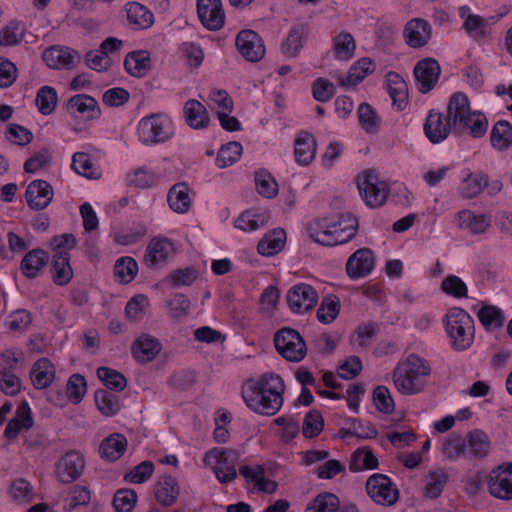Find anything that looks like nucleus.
I'll return each mask as SVG.
<instances>
[{"label": "nucleus", "mask_w": 512, "mask_h": 512, "mask_svg": "<svg viewBox=\"0 0 512 512\" xmlns=\"http://www.w3.org/2000/svg\"><path fill=\"white\" fill-rule=\"evenodd\" d=\"M283 379L275 373H266L257 379H248L242 386V398L255 413L273 416L282 407L285 392Z\"/></svg>", "instance_id": "nucleus-1"}, {"label": "nucleus", "mask_w": 512, "mask_h": 512, "mask_svg": "<svg viewBox=\"0 0 512 512\" xmlns=\"http://www.w3.org/2000/svg\"><path fill=\"white\" fill-rule=\"evenodd\" d=\"M449 119L453 131L468 134L473 138H482L488 129V119L481 111H472L470 101L465 93L456 92L448 101Z\"/></svg>", "instance_id": "nucleus-2"}, {"label": "nucleus", "mask_w": 512, "mask_h": 512, "mask_svg": "<svg viewBox=\"0 0 512 512\" xmlns=\"http://www.w3.org/2000/svg\"><path fill=\"white\" fill-rule=\"evenodd\" d=\"M431 367L425 359L417 354H409L400 361L392 372L395 388L403 395H414L424 391Z\"/></svg>", "instance_id": "nucleus-3"}, {"label": "nucleus", "mask_w": 512, "mask_h": 512, "mask_svg": "<svg viewBox=\"0 0 512 512\" xmlns=\"http://www.w3.org/2000/svg\"><path fill=\"white\" fill-rule=\"evenodd\" d=\"M451 346L456 351H465L474 341V321L462 308H451L444 319Z\"/></svg>", "instance_id": "nucleus-4"}, {"label": "nucleus", "mask_w": 512, "mask_h": 512, "mask_svg": "<svg viewBox=\"0 0 512 512\" xmlns=\"http://www.w3.org/2000/svg\"><path fill=\"white\" fill-rule=\"evenodd\" d=\"M346 222L347 226L342 230L334 227L333 222L327 218L316 219L308 225V234L311 239L324 246L343 244L353 238L358 229L357 219L348 217Z\"/></svg>", "instance_id": "nucleus-5"}, {"label": "nucleus", "mask_w": 512, "mask_h": 512, "mask_svg": "<svg viewBox=\"0 0 512 512\" xmlns=\"http://www.w3.org/2000/svg\"><path fill=\"white\" fill-rule=\"evenodd\" d=\"M137 131L139 140L143 144H156L172 137L173 126L165 115L152 114L139 121Z\"/></svg>", "instance_id": "nucleus-6"}, {"label": "nucleus", "mask_w": 512, "mask_h": 512, "mask_svg": "<svg viewBox=\"0 0 512 512\" xmlns=\"http://www.w3.org/2000/svg\"><path fill=\"white\" fill-rule=\"evenodd\" d=\"M274 344L278 353L290 362H300L307 354V346L298 331L282 328L274 336Z\"/></svg>", "instance_id": "nucleus-7"}, {"label": "nucleus", "mask_w": 512, "mask_h": 512, "mask_svg": "<svg viewBox=\"0 0 512 512\" xmlns=\"http://www.w3.org/2000/svg\"><path fill=\"white\" fill-rule=\"evenodd\" d=\"M357 187L360 196L371 208L382 206L389 194L387 183L380 180L374 171H365L358 175Z\"/></svg>", "instance_id": "nucleus-8"}, {"label": "nucleus", "mask_w": 512, "mask_h": 512, "mask_svg": "<svg viewBox=\"0 0 512 512\" xmlns=\"http://www.w3.org/2000/svg\"><path fill=\"white\" fill-rule=\"evenodd\" d=\"M238 453L232 449H211L204 456V463L212 466L217 479L221 483L233 481L236 476Z\"/></svg>", "instance_id": "nucleus-9"}, {"label": "nucleus", "mask_w": 512, "mask_h": 512, "mask_svg": "<svg viewBox=\"0 0 512 512\" xmlns=\"http://www.w3.org/2000/svg\"><path fill=\"white\" fill-rule=\"evenodd\" d=\"M366 490L377 504L391 506L399 499V491L391 479L384 474H373L366 482Z\"/></svg>", "instance_id": "nucleus-10"}, {"label": "nucleus", "mask_w": 512, "mask_h": 512, "mask_svg": "<svg viewBox=\"0 0 512 512\" xmlns=\"http://www.w3.org/2000/svg\"><path fill=\"white\" fill-rule=\"evenodd\" d=\"M286 299L293 313L303 314L313 309L317 304L318 293L311 285L299 283L288 290Z\"/></svg>", "instance_id": "nucleus-11"}, {"label": "nucleus", "mask_w": 512, "mask_h": 512, "mask_svg": "<svg viewBox=\"0 0 512 512\" xmlns=\"http://www.w3.org/2000/svg\"><path fill=\"white\" fill-rule=\"evenodd\" d=\"M235 44L241 56L249 62H258L265 56L263 39L251 29H243L238 32Z\"/></svg>", "instance_id": "nucleus-12"}, {"label": "nucleus", "mask_w": 512, "mask_h": 512, "mask_svg": "<svg viewBox=\"0 0 512 512\" xmlns=\"http://www.w3.org/2000/svg\"><path fill=\"white\" fill-rule=\"evenodd\" d=\"M174 243L167 237H153L144 253V264L150 268H157L159 265L166 263L175 254Z\"/></svg>", "instance_id": "nucleus-13"}, {"label": "nucleus", "mask_w": 512, "mask_h": 512, "mask_svg": "<svg viewBox=\"0 0 512 512\" xmlns=\"http://www.w3.org/2000/svg\"><path fill=\"white\" fill-rule=\"evenodd\" d=\"M42 59L52 69H73L80 63V53L72 48L54 45L44 50Z\"/></svg>", "instance_id": "nucleus-14"}, {"label": "nucleus", "mask_w": 512, "mask_h": 512, "mask_svg": "<svg viewBox=\"0 0 512 512\" xmlns=\"http://www.w3.org/2000/svg\"><path fill=\"white\" fill-rule=\"evenodd\" d=\"M488 488L496 498L512 499V463H504L491 471Z\"/></svg>", "instance_id": "nucleus-15"}, {"label": "nucleus", "mask_w": 512, "mask_h": 512, "mask_svg": "<svg viewBox=\"0 0 512 512\" xmlns=\"http://www.w3.org/2000/svg\"><path fill=\"white\" fill-rule=\"evenodd\" d=\"M432 38V26L422 18L409 20L403 29L405 44L413 49L425 47Z\"/></svg>", "instance_id": "nucleus-16"}, {"label": "nucleus", "mask_w": 512, "mask_h": 512, "mask_svg": "<svg viewBox=\"0 0 512 512\" xmlns=\"http://www.w3.org/2000/svg\"><path fill=\"white\" fill-rule=\"evenodd\" d=\"M197 14L202 25L210 31L224 26L225 12L221 0H197Z\"/></svg>", "instance_id": "nucleus-17"}, {"label": "nucleus", "mask_w": 512, "mask_h": 512, "mask_svg": "<svg viewBox=\"0 0 512 512\" xmlns=\"http://www.w3.org/2000/svg\"><path fill=\"white\" fill-rule=\"evenodd\" d=\"M85 467L84 457L76 451H69L56 463V475L60 482L69 484L77 480Z\"/></svg>", "instance_id": "nucleus-18"}, {"label": "nucleus", "mask_w": 512, "mask_h": 512, "mask_svg": "<svg viewBox=\"0 0 512 512\" xmlns=\"http://www.w3.org/2000/svg\"><path fill=\"white\" fill-rule=\"evenodd\" d=\"M453 130L452 120L449 119V110L444 115L436 110H430L424 123V133L433 144L444 141Z\"/></svg>", "instance_id": "nucleus-19"}, {"label": "nucleus", "mask_w": 512, "mask_h": 512, "mask_svg": "<svg viewBox=\"0 0 512 512\" xmlns=\"http://www.w3.org/2000/svg\"><path fill=\"white\" fill-rule=\"evenodd\" d=\"M441 68L433 58H424L418 61L414 67V76L417 81L418 90L426 94L437 84Z\"/></svg>", "instance_id": "nucleus-20"}, {"label": "nucleus", "mask_w": 512, "mask_h": 512, "mask_svg": "<svg viewBox=\"0 0 512 512\" xmlns=\"http://www.w3.org/2000/svg\"><path fill=\"white\" fill-rule=\"evenodd\" d=\"M375 266V256L369 248L356 250L346 262V272L351 279L368 276Z\"/></svg>", "instance_id": "nucleus-21"}, {"label": "nucleus", "mask_w": 512, "mask_h": 512, "mask_svg": "<svg viewBox=\"0 0 512 512\" xmlns=\"http://www.w3.org/2000/svg\"><path fill=\"white\" fill-rule=\"evenodd\" d=\"M54 191L52 186L45 180H33L26 188L25 199L32 210H43L52 201Z\"/></svg>", "instance_id": "nucleus-22"}, {"label": "nucleus", "mask_w": 512, "mask_h": 512, "mask_svg": "<svg viewBox=\"0 0 512 512\" xmlns=\"http://www.w3.org/2000/svg\"><path fill=\"white\" fill-rule=\"evenodd\" d=\"M33 426L32 412L26 400L17 407L15 416L7 423L4 436L8 440H15L22 430H29Z\"/></svg>", "instance_id": "nucleus-23"}, {"label": "nucleus", "mask_w": 512, "mask_h": 512, "mask_svg": "<svg viewBox=\"0 0 512 512\" xmlns=\"http://www.w3.org/2000/svg\"><path fill=\"white\" fill-rule=\"evenodd\" d=\"M467 459L481 460L486 458L491 451V440L487 433L474 429L467 433Z\"/></svg>", "instance_id": "nucleus-24"}, {"label": "nucleus", "mask_w": 512, "mask_h": 512, "mask_svg": "<svg viewBox=\"0 0 512 512\" xmlns=\"http://www.w3.org/2000/svg\"><path fill=\"white\" fill-rule=\"evenodd\" d=\"M49 261L48 253L40 248L27 252L20 262V270L28 279L36 278Z\"/></svg>", "instance_id": "nucleus-25"}, {"label": "nucleus", "mask_w": 512, "mask_h": 512, "mask_svg": "<svg viewBox=\"0 0 512 512\" xmlns=\"http://www.w3.org/2000/svg\"><path fill=\"white\" fill-rule=\"evenodd\" d=\"M67 107L72 114H79L85 119H95L100 116L98 102L87 94H77L71 97L68 100Z\"/></svg>", "instance_id": "nucleus-26"}, {"label": "nucleus", "mask_w": 512, "mask_h": 512, "mask_svg": "<svg viewBox=\"0 0 512 512\" xmlns=\"http://www.w3.org/2000/svg\"><path fill=\"white\" fill-rule=\"evenodd\" d=\"M375 64L370 58H362L354 63L346 76L337 77L338 84L342 87H350L360 83L366 76L372 74Z\"/></svg>", "instance_id": "nucleus-27"}, {"label": "nucleus", "mask_w": 512, "mask_h": 512, "mask_svg": "<svg viewBox=\"0 0 512 512\" xmlns=\"http://www.w3.org/2000/svg\"><path fill=\"white\" fill-rule=\"evenodd\" d=\"M386 86L393 106L398 110H403L408 103V88L404 79L396 72H388Z\"/></svg>", "instance_id": "nucleus-28"}, {"label": "nucleus", "mask_w": 512, "mask_h": 512, "mask_svg": "<svg viewBox=\"0 0 512 512\" xmlns=\"http://www.w3.org/2000/svg\"><path fill=\"white\" fill-rule=\"evenodd\" d=\"M30 378L34 388L45 389L55 378V367L48 358H40L33 364Z\"/></svg>", "instance_id": "nucleus-29"}, {"label": "nucleus", "mask_w": 512, "mask_h": 512, "mask_svg": "<svg viewBox=\"0 0 512 512\" xmlns=\"http://www.w3.org/2000/svg\"><path fill=\"white\" fill-rule=\"evenodd\" d=\"M180 493V487L177 480L165 475L159 478L155 484V498L163 506H172Z\"/></svg>", "instance_id": "nucleus-30"}, {"label": "nucleus", "mask_w": 512, "mask_h": 512, "mask_svg": "<svg viewBox=\"0 0 512 512\" xmlns=\"http://www.w3.org/2000/svg\"><path fill=\"white\" fill-rule=\"evenodd\" d=\"M186 123L193 129L208 127L210 118L206 107L195 99L188 100L183 107Z\"/></svg>", "instance_id": "nucleus-31"}, {"label": "nucleus", "mask_w": 512, "mask_h": 512, "mask_svg": "<svg viewBox=\"0 0 512 512\" xmlns=\"http://www.w3.org/2000/svg\"><path fill=\"white\" fill-rule=\"evenodd\" d=\"M160 351L159 341L149 335H142L132 345L133 357L141 363L153 360Z\"/></svg>", "instance_id": "nucleus-32"}, {"label": "nucleus", "mask_w": 512, "mask_h": 512, "mask_svg": "<svg viewBox=\"0 0 512 512\" xmlns=\"http://www.w3.org/2000/svg\"><path fill=\"white\" fill-rule=\"evenodd\" d=\"M53 282L58 286L67 285L73 278L70 253H54L51 264Z\"/></svg>", "instance_id": "nucleus-33"}, {"label": "nucleus", "mask_w": 512, "mask_h": 512, "mask_svg": "<svg viewBox=\"0 0 512 512\" xmlns=\"http://www.w3.org/2000/svg\"><path fill=\"white\" fill-rule=\"evenodd\" d=\"M127 445L128 442L124 435L113 433L102 440L99 453L103 459L113 462L125 453Z\"/></svg>", "instance_id": "nucleus-34"}, {"label": "nucleus", "mask_w": 512, "mask_h": 512, "mask_svg": "<svg viewBox=\"0 0 512 512\" xmlns=\"http://www.w3.org/2000/svg\"><path fill=\"white\" fill-rule=\"evenodd\" d=\"M286 232L281 229H273L266 233L258 242L257 250L263 256H273L279 253L285 246Z\"/></svg>", "instance_id": "nucleus-35"}, {"label": "nucleus", "mask_w": 512, "mask_h": 512, "mask_svg": "<svg viewBox=\"0 0 512 512\" xmlns=\"http://www.w3.org/2000/svg\"><path fill=\"white\" fill-rule=\"evenodd\" d=\"M124 67L128 74L134 77H143L151 69V59L148 51L139 50L127 54Z\"/></svg>", "instance_id": "nucleus-36"}, {"label": "nucleus", "mask_w": 512, "mask_h": 512, "mask_svg": "<svg viewBox=\"0 0 512 512\" xmlns=\"http://www.w3.org/2000/svg\"><path fill=\"white\" fill-rule=\"evenodd\" d=\"M307 28L303 24L294 25L281 44V51L288 57H297L307 38Z\"/></svg>", "instance_id": "nucleus-37"}, {"label": "nucleus", "mask_w": 512, "mask_h": 512, "mask_svg": "<svg viewBox=\"0 0 512 512\" xmlns=\"http://www.w3.org/2000/svg\"><path fill=\"white\" fill-rule=\"evenodd\" d=\"M127 20L137 29H147L154 23L153 13L138 2H130L126 5Z\"/></svg>", "instance_id": "nucleus-38"}, {"label": "nucleus", "mask_w": 512, "mask_h": 512, "mask_svg": "<svg viewBox=\"0 0 512 512\" xmlns=\"http://www.w3.org/2000/svg\"><path fill=\"white\" fill-rule=\"evenodd\" d=\"M461 228L468 229L473 234H483L490 227V219L485 214H475L470 210H462L457 214Z\"/></svg>", "instance_id": "nucleus-39"}, {"label": "nucleus", "mask_w": 512, "mask_h": 512, "mask_svg": "<svg viewBox=\"0 0 512 512\" xmlns=\"http://www.w3.org/2000/svg\"><path fill=\"white\" fill-rule=\"evenodd\" d=\"M490 143L498 151H506L512 147V125L506 120L497 121L490 133Z\"/></svg>", "instance_id": "nucleus-40"}, {"label": "nucleus", "mask_w": 512, "mask_h": 512, "mask_svg": "<svg viewBox=\"0 0 512 512\" xmlns=\"http://www.w3.org/2000/svg\"><path fill=\"white\" fill-rule=\"evenodd\" d=\"M294 154L299 164H309L316 154L315 138L308 132H301L295 140Z\"/></svg>", "instance_id": "nucleus-41"}, {"label": "nucleus", "mask_w": 512, "mask_h": 512, "mask_svg": "<svg viewBox=\"0 0 512 512\" xmlns=\"http://www.w3.org/2000/svg\"><path fill=\"white\" fill-rule=\"evenodd\" d=\"M269 219L268 212L246 210L236 219L235 226L242 231L251 232L267 225Z\"/></svg>", "instance_id": "nucleus-42"}, {"label": "nucleus", "mask_w": 512, "mask_h": 512, "mask_svg": "<svg viewBox=\"0 0 512 512\" xmlns=\"http://www.w3.org/2000/svg\"><path fill=\"white\" fill-rule=\"evenodd\" d=\"M488 186V176L483 173H468L463 179L460 194L463 198L472 199L482 193Z\"/></svg>", "instance_id": "nucleus-43"}, {"label": "nucleus", "mask_w": 512, "mask_h": 512, "mask_svg": "<svg viewBox=\"0 0 512 512\" xmlns=\"http://www.w3.org/2000/svg\"><path fill=\"white\" fill-rule=\"evenodd\" d=\"M170 208L177 213H185L190 207L189 188L185 183H177L168 192Z\"/></svg>", "instance_id": "nucleus-44"}, {"label": "nucleus", "mask_w": 512, "mask_h": 512, "mask_svg": "<svg viewBox=\"0 0 512 512\" xmlns=\"http://www.w3.org/2000/svg\"><path fill=\"white\" fill-rule=\"evenodd\" d=\"M95 403L100 413L106 417L116 415L121 409L119 397L105 389H99L94 395Z\"/></svg>", "instance_id": "nucleus-45"}, {"label": "nucleus", "mask_w": 512, "mask_h": 512, "mask_svg": "<svg viewBox=\"0 0 512 512\" xmlns=\"http://www.w3.org/2000/svg\"><path fill=\"white\" fill-rule=\"evenodd\" d=\"M138 273V264L134 258L124 256L116 260L114 276L121 284H128L134 280Z\"/></svg>", "instance_id": "nucleus-46"}, {"label": "nucleus", "mask_w": 512, "mask_h": 512, "mask_svg": "<svg viewBox=\"0 0 512 512\" xmlns=\"http://www.w3.org/2000/svg\"><path fill=\"white\" fill-rule=\"evenodd\" d=\"M463 28L470 37L477 41L487 38L491 33L488 22L479 15L468 14L463 23Z\"/></svg>", "instance_id": "nucleus-47"}, {"label": "nucleus", "mask_w": 512, "mask_h": 512, "mask_svg": "<svg viewBox=\"0 0 512 512\" xmlns=\"http://www.w3.org/2000/svg\"><path fill=\"white\" fill-rule=\"evenodd\" d=\"M479 322L486 330H495L503 326L504 316L498 307L485 304L477 312Z\"/></svg>", "instance_id": "nucleus-48"}, {"label": "nucleus", "mask_w": 512, "mask_h": 512, "mask_svg": "<svg viewBox=\"0 0 512 512\" xmlns=\"http://www.w3.org/2000/svg\"><path fill=\"white\" fill-rule=\"evenodd\" d=\"M340 307V300L337 296L327 295L323 297L317 310V319L323 324L332 323L337 318Z\"/></svg>", "instance_id": "nucleus-49"}, {"label": "nucleus", "mask_w": 512, "mask_h": 512, "mask_svg": "<svg viewBox=\"0 0 512 512\" xmlns=\"http://www.w3.org/2000/svg\"><path fill=\"white\" fill-rule=\"evenodd\" d=\"M335 57L339 60H349L353 57L356 44L353 36L348 32L339 33L333 40Z\"/></svg>", "instance_id": "nucleus-50"}, {"label": "nucleus", "mask_w": 512, "mask_h": 512, "mask_svg": "<svg viewBox=\"0 0 512 512\" xmlns=\"http://www.w3.org/2000/svg\"><path fill=\"white\" fill-rule=\"evenodd\" d=\"M378 467V459L368 448L357 449L352 456L349 469L353 472L372 470Z\"/></svg>", "instance_id": "nucleus-51"}, {"label": "nucleus", "mask_w": 512, "mask_h": 512, "mask_svg": "<svg viewBox=\"0 0 512 512\" xmlns=\"http://www.w3.org/2000/svg\"><path fill=\"white\" fill-rule=\"evenodd\" d=\"M339 505L340 500L335 494L324 492L307 505L305 512H335Z\"/></svg>", "instance_id": "nucleus-52"}, {"label": "nucleus", "mask_w": 512, "mask_h": 512, "mask_svg": "<svg viewBox=\"0 0 512 512\" xmlns=\"http://www.w3.org/2000/svg\"><path fill=\"white\" fill-rule=\"evenodd\" d=\"M442 451L443 454L449 459H467L466 437H462L458 434L450 435L444 441Z\"/></svg>", "instance_id": "nucleus-53"}, {"label": "nucleus", "mask_w": 512, "mask_h": 512, "mask_svg": "<svg viewBox=\"0 0 512 512\" xmlns=\"http://www.w3.org/2000/svg\"><path fill=\"white\" fill-rule=\"evenodd\" d=\"M72 168L77 174L89 179H97L100 176V172L92 163L90 156L84 152H76L73 155Z\"/></svg>", "instance_id": "nucleus-54"}, {"label": "nucleus", "mask_w": 512, "mask_h": 512, "mask_svg": "<svg viewBox=\"0 0 512 512\" xmlns=\"http://www.w3.org/2000/svg\"><path fill=\"white\" fill-rule=\"evenodd\" d=\"M448 475L443 470L432 471L426 478L424 494L430 499H435L440 496L443 488L447 484Z\"/></svg>", "instance_id": "nucleus-55"}, {"label": "nucleus", "mask_w": 512, "mask_h": 512, "mask_svg": "<svg viewBox=\"0 0 512 512\" xmlns=\"http://www.w3.org/2000/svg\"><path fill=\"white\" fill-rule=\"evenodd\" d=\"M97 376L103 382L104 386L110 390L122 391L127 385L124 375L117 370L108 367H99Z\"/></svg>", "instance_id": "nucleus-56"}, {"label": "nucleus", "mask_w": 512, "mask_h": 512, "mask_svg": "<svg viewBox=\"0 0 512 512\" xmlns=\"http://www.w3.org/2000/svg\"><path fill=\"white\" fill-rule=\"evenodd\" d=\"M241 154V144L239 142H229L220 148L216 164L219 168L229 167L239 160Z\"/></svg>", "instance_id": "nucleus-57"}, {"label": "nucleus", "mask_w": 512, "mask_h": 512, "mask_svg": "<svg viewBox=\"0 0 512 512\" xmlns=\"http://www.w3.org/2000/svg\"><path fill=\"white\" fill-rule=\"evenodd\" d=\"M51 159V150L48 147H43L25 161L24 171L27 173H36L49 167Z\"/></svg>", "instance_id": "nucleus-58"}, {"label": "nucleus", "mask_w": 512, "mask_h": 512, "mask_svg": "<svg viewBox=\"0 0 512 512\" xmlns=\"http://www.w3.org/2000/svg\"><path fill=\"white\" fill-rule=\"evenodd\" d=\"M255 183L257 192L266 198H273L278 193V185L271 174L265 170H260L255 174Z\"/></svg>", "instance_id": "nucleus-59"}, {"label": "nucleus", "mask_w": 512, "mask_h": 512, "mask_svg": "<svg viewBox=\"0 0 512 512\" xmlns=\"http://www.w3.org/2000/svg\"><path fill=\"white\" fill-rule=\"evenodd\" d=\"M87 391L85 378L80 374L70 376L66 385V394L70 402L78 404L82 401Z\"/></svg>", "instance_id": "nucleus-60"}, {"label": "nucleus", "mask_w": 512, "mask_h": 512, "mask_svg": "<svg viewBox=\"0 0 512 512\" xmlns=\"http://www.w3.org/2000/svg\"><path fill=\"white\" fill-rule=\"evenodd\" d=\"M358 119L361 127L368 133H375L380 128V121L376 112L367 103H362L359 106Z\"/></svg>", "instance_id": "nucleus-61"}, {"label": "nucleus", "mask_w": 512, "mask_h": 512, "mask_svg": "<svg viewBox=\"0 0 512 512\" xmlns=\"http://www.w3.org/2000/svg\"><path fill=\"white\" fill-rule=\"evenodd\" d=\"M324 428V420L317 410L308 412L303 420L302 433L306 438L318 436Z\"/></svg>", "instance_id": "nucleus-62"}, {"label": "nucleus", "mask_w": 512, "mask_h": 512, "mask_svg": "<svg viewBox=\"0 0 512 512\" xmlns=\"http://www.w3.org/2000/svg\"><path fill=\"white\" fill-rule=\"evenodd\" d=\"M57 104L56 91L49 86L42 87L36 96V105L43 115L52 113Z\"/></svg>", "instance_id": "nucleus-63"}, {"label": "nucleus", "mask_w": 512, "mask_h": 512, "mask_svg": "<svg viewBox=\"0 0 512 512\" xmlns=\"http://www.w3.org/2000/svg\"><path fill=\"white\" fill-rule=\"evenodd\" d=\"M137 502V494L131 489L118 490L113 498V506L117 512H131Z\"/></svg>", "instance_id": "nucleus-64"}]
</instances>
